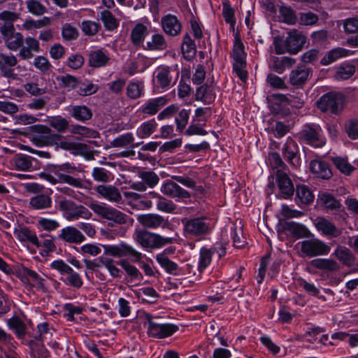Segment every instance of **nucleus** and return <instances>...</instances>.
<instances>
[{"instance_id": "obj_1", "label": "nucleus", "mask_w": 358, "mask_h": 358, "mask_svg": "<svg viewBox=\"0 0 358 358\" xmlns=\"http://www.w3.org/2000/svg\"><path fill=\"white\" fill-rule=\"evenodd\" d=\"M102 247L106 255L115 258L129 257L131 262L139 264L146 275H155V272L150 264L142 260L143 254L132 246L122 242L117 245H103Z\"/></svg>"}, {"instance_id": "obj_2", "label": "nucleus", "mask_w": 358, "mask_h": 358, "mask_svg": "<svg viewBox=\"0 0 358 358\" xmlns=\"http://www.w3.org/2000/svg\"><path fill=\"white\" fill-rule=\"evenodd\" d=\"M23 189L28 194H34L29 201L28 206L34 210H44L52 206V199L50 194L44 192V186L37 182H27L22 185Z\"/></svg>"}, {"instance_id": "obj_3", "label": "nucleus", "mask_w": 358, "mask_h": 358, "mask_svg": "<svg viewBox=\"0 0 358 358\" xmlns=\"http://www.w3.org/2000/svg\"><path fill=\"white\" fill-rule=\"evenodd\" d=\"M306 43V37L304 35L296 30H292L288 32L285 39L275 38L273 45L277 54H296L301 50Z\"/></svg>"}, {"instance_id": "obj_4", "label": "nucleus", "mask_w": 358, "mask_h": 358, "mask_svg": "<svg viewBox=\"0 0 358 358\" xmlns=\"http://www.w3.org/2000/svg\"><path fill=\"white\" fill-rule=\"evenodd\" d=\"M134 241L144 249H156L171 244L176 240L171 237L161 235L147 230H136L134 234Z\"/></svg>"}, {"instance_id": "obj_5", "label": "nucleus", "mask_w": 358, "mask_h": 358, "mask_svg": "<svg viewBox=\"0 0 358 358\" xmlns=\"http://www.w3.org/2000/svg\"><path fill=\"white\" fill-rule=\"evenodd\" d=\"M17 275L24 284L29 285L31 287H35L43 293L48 292L50 282L52 279L45 274L22 266L19 268Z\"/></svg>"}, {"instance_id": "obj_6", "label": "nucleus", "mask_w": 358, "mask_h": 358, "mask_svg": "<svg viewBox=\"0 0 358 358\" xmlns=\"http://www.w3.org/2000/svg\"><path fill=\"white\" fill-rule=\"evenodd\" d=\"M181 222L183 224V233L186 237L201 238L209 234L211 231L210 224L204 217L184 218Z\"/></svg>"}, {"instance_id": "obj_7", "label": "nucleus", "mask_w": 358, "mask_h": 358, "mask_svg": "<svg viewBox=\"0 0 358 358\" xmlns=\"http://www.w3.org/2000/svg\"><path fill=\"white\" fill-rule=\"evenodd\" d=\"M88 206L94 213L102 218L114 221L119 224L127 222L128 216L112 206L105 203H98L96 201L90 203Z\"/></svg>"}, {"instance_id": "obj_8", "label": "nucleus", "mask_w": 358, "mask_h": 358, "mask_svg": "<svg viewBox=\"0 0 358 358\" xmlns=\"http://www.w3.org/2000/svg\"><path fill=\"white\" fill-rule=\"evenodd\" d=\"M300 251L302 257H314L327 255L330 252V247L317 238H310L299 242Z\"/></svg>"}, {"instance_id": "obj_9", "label": "nucleus", "mask_w": 358, "mask_h": 358, "mask_svg": "<svg viewBox=\"0 0 358 358\" xmlns=\"http://www.w3.org/2000/svg\"><path fill=\"white\" fill-rule=\"evenodd\" d=\"M59 209L66 213L69 220H78L79 218L90 219L92 213L84 206L77 205L75 202L69 199L60 200L58 203Z\"/></svg>"}, {"instance_id": "obj_10", "label": "nucleus", "mask_w": 358, "mask_h": 358, "mask_svg": "<svg viewBox=\"0 0 358 358\" xmlns=\"http://www.w3.org/2000/svg\"><path fill=\"white\" fill-rule=\"evenodd\" d=\"M145 317L148 324L147 333L150 337L164 338L171 336L178 329V327L173 324H158L154 322L150 314L147 313Z\"/></svg>"}, {"instance_id": "obj_11", "label": "nucleus", "mask_w": 358, "mask_h": 358, "mask_svg": "<svg viewBox=\"0 0 358 358\" xmlns=\"http://www.w3.org/2000/svg\"><path fill=\"white\" fill-rule=\"evenodd\" d=\"M344 96L341 93L329 92L324 94L317 101V106L322 112L330 111L338 113L343 108Z\"/></svg>"}, {"instance_id": "obj_12", "label": "nucleus", "mask_w": 358, "mask_h": 358, "mask_svg": "<svg viewBox=\"0 0 358 358\" xmlns=\"http://www.w3.org/2000/svg\"><path fill=\"white\" fill-rule=\"evenodd\" d=\"M137 221L147 229H155L160 227L168 229H172V224L169 220L157 213L139 215L137 217Z\"/></svg>"}, {"instance_id": "obj_13", "label": "nucleus", "mask_w": 358, "mask_h": 358, "mask_svg": "<svg viewBox=\"0 0 358 358\" xmlns=\"http://www.w3.org/2000/svg\"><path fill=\"white\" fill-rule=\"evenodd\" d=\"M299 135L302 141L316 148L323 146L326 142L325 138L322 134V129L318 126L306 125Z\"/></svg>"}, {"instance_id": "obj_14", "label": "nucleus", "mask_w": 358, "mask_h": 358, "mask_svg": "<svg viewBox=\"0 0 358 358\" xmlns=\"http://www.w3.org/2000/svg\"><path fill=\"white\" fill-rule=\"evenodd\" d=\"M17 57L12 53L0 52V73L8 79L15 80L17 75L14 73V67L17 64Z\"/></svg>"}, {"instance_id": "obj_15", "label": "nucleus", "mask_w": 358, "mask_h": 358, "mask_svg": "<svg viewBox=\"0 0 358 358\" xmlns=\"http://www.w3.org/2000/svg\"><path fill=\"white\" fill-rule=\"evenodd\" d=\"M94 190L100 198L104 199L112 203H122V196L120 191L113 185H99L94 187Z\"/></svg>"}, {"instance_id": "obj_16", "label": "nucleus", "mask_w": 358, "mask_h": 358, "mask_svg": "<svg viewBox=\"0 0 358 358\" xmlns=\"http://www.w3.org/2000/svg\"><path fill=\"white\" fill-rule=\"evenodd\" d=\"M57 178L46 173H41L38 174L39 177L45 180L52 185L58 183H66L73 187L84 188V185L80 178H74L68 174L57 173Z\"/></svg>"}, {"instance_id": "obj_17", "label": "nucleus", "mask_w": 358, "mask_h": 358, "mask_svg": "<svg viewBox=\"0 0 358 358\" xmlns=\"http://www.w3.org/2000/svg\"><path fill=\"white\" fill-rule=\"evenodd\" d=\"M276 181L279 189L278 195L285 199L291 198L295 191L294 184L288 175L280 170L276 172Z\"/></svg>"}, {"instance_id": "obj_18", "label": "nucleus", "mask_w": 358, "mask_h": 358, "mask_svg": "<svg viewBox=\"0 0 358 358\" xmlns=\"http://www.w3.org/2000/svg\"><path fill=\"white\" fill-rule=\"evenodd\" d=\"M161 192L163 194L173 199H185L191 196L188 191L172 180L165 181L161 187Z\"/></svg>"}, {"instance_id": "obj_19", "label": "nucleus", "mask_w": 358, "mask_h": 358, "mask_svg": "<svg viewBox=\"0 0 358 358\" xmlns=\"http://www.w3.org/2000/svg\"><path fill=\"white\" fill-rule=\"evenodd\" d=\"M310 76V69L305 66H299L290 71L289 83L296 88L301 87L305 85Z\"/></svg>"}, {"instance_id": "obj_20", "label": "nucleus", "mask_w": 358, "mask_h": 358, "mask_svg": "<svg viewBox=\"0 0 358 358\" xmlns=\"http://www.w3.org/2000/svg\"><path fill=\"white\" fill-rule=\"evenodd\" d=\"M58 239L69 244H80L85 241V236L76 227L68 226L61 229Z\"/></svg>"}, {"instance_id": "obj_21", "label": "nucleus", "mask_w": 358, "mask_h": 358, "mask_svg": "<svg viewBox=\"0 0 358 358\" xmlns=\"http://www.w3.org/2000/svg\"><path fill=\"white\" fill-rule=\"evenodd\" d=\"M6 47L11 51L21 49L24 43L23 35L15 29L0 31Z\"/></svg>"}, {"instance_id": "obj_22", "label": "nucleus", "mask_w": 358, "mask_h": 358, "mask_svg": "<svg viewBox=\"0 0 358 358\" xmlns=\"http://www.w3.org/2000/svg\"><path fill=\"white\" fill-rule=\"evenodd\" d=\"M315 225L319 231L329 238H337L342 234L341 229L336 227L332 222L324 217H317L315 221Z\"/></svg>"}, {"instance_id": "obj_23", "label": "nucleus", "mask_w": 358, "mask_h": 358, "mask_svg": "<svg viewBox=\"0 0 358 358\" xmlns=\"http://www.w3.org/2000/svg\"><path fill=\"white\" fill-rule=\"evenodd\" d=\"M162 27L163 31L170 36H176L180 34L182 24L176 15L168 14L162 17Z\"/></svg>"}, {"instance_id": "obj_24", "label": "nucleus", "mask_w": 358, "mask_h": 358, "mask_svg": "<svg viewBox=\"0 0 358 358\" xmlns=\"http://www.w3.org/2000/svg\"><path fill=\"white\" fill-rule=\"evenodd\" d=\"M153 80L157 87L166 90L172 82L170 67L166 66H159L154 73Z\"/></svg>"}, {"instance_id": "obj_25", "label": "nucleus", "mask_w": 358, "mask_h": 358, "mask_svg": "<svg viewBox=\"0 0 358 358\" xmlns=\"http://www.w3.org/2000/svg\"><path fill=\"white\" fill-rule=\"evenodd\" d=\"M25 45H22L19 50L18 56L24 60H28L34 57V52H40V44L37 39L28 36L24 38Z\"/></svg>"}, {"instance_id": "obj_26", "label": "nucleus", "mask_w": 358, "mask_h": 358, "mask_svg": "<svg viewBox=\"0 0 358 358\" xmlns=\"http://www.w3.org/2000/svg\"><path fill=\"white\" fill-rule=\"evenodd\" d=\"M310 169L315 177L323 180H329L333 175L329 164L320 159L312 160Z\"/></svg>"}, {"instance_id": "obj_27", "label": "nucleus", "mask_w": 358, "mask_h": 358, "mask_svg": "<svg viewBox=\"0 0 358 358\" xmlns=\"http://www.w3.org/2000/svg\"><path fill=\"white\" fill-rule=\"evenodd\" d=\"M283 157L293 166H298L299 160L296 155L299 152V148L296 143L291 138H287L285 143L282 148Z\"/></svg>"}, {"instance_id": "obj_28", "label": "nucleus", "mask_w": 358, "mask_h": 358, "mask_svg": "<svg viewBox=\"0 0 358 358\" xmlns=\"http://www.w3.org/2000/svg\"><path fill=\"white\" fill-rule=\"evenodd\" d=\"M14 235L21 243H29L36 247L39 246V240L34 231L27 227H19L14 231Z\"/></svg>"}, {"instance_id": "obj_29", "label": "nucleus", "mask_w": 358, "mask_h": 358, "mask_svg": "<svg viewBox=\"0 0 358 358\" xmlns=\"http://www.w3.org/2000/svg\"><path fill=\"white\" fill-rule=\"evenodd\" d=\"M283 229L294 238L299 239L310 236L309 230L303 224L294 222H285L282 224Z\"/></svg>"}, {"instance_id": "obj_30", "label": "nucleus", "mask_w": 358, "mask_h": 358, "mask_svg": "<svg viewBox=\"0 0 358 358\" xmlns=\"http://www.w3.org/2000/svg\"><path fill=\"white\" fill-rule=\"evenodd\" d=\"M34 158L31 156L18 154L10 160L11 166L17 171H28L33 169Z\"/></svg>"}, {"instance_id": "obj_31", "label": "nucleus", "mask_w": 358, "mask_h": 358, "mask_svg": "<svg viewBox=\"0 0 358 358\" xmlns=\"http://www.w3.org/2000/svg\"><path fill=\"white\" fill-rule=\"evenodd\" d=\"M295 64V59L289 57H271L269 67L278 73H282L286 69L290 68Z\"/></svg>"}, {"instance_id": "obj_32", "label": "nucleus", "mask_w": 358, "mask_h": 358, "mask_svg": "<svg viewBox=\"0 0 358 358\" xmlns=\"http://www.w3.org/2000/svg\"><path fill=\"white\" fill-rule=\"evenodd\" d=\"M156 260L168 273L174 275L180 274L181 269L178 265L171 261L165 253L157 255Z\"/></svg>"}, {"instance_id": "obj_33", "label": "nucleus", "mask_w": 358, "mask_h": 358, "mask_svg": "<svg viewBox=\"0 0 358 358\" xmlns=\"http://www.w3.org/2000/svg\"><path fill=\"white\" fill-rule=\"evenodd\" d=\"M20 14L10 10H3L0 13V20L3 24L0 25V31L15 29L14 22L20 18Z\"/></svg>"}, {"instance_id": "obj_34", "label": "nucleus", "mask_w": 358, "mask_h": 358, "mask_svg": "<svg viewBox=\"0 0 358 358\" xmlns=\"http://www.w3.org/2000/svg\"><path fill=\"white\" fill-rule=\"evenodd\" d=\"M167 103L166 96H160L149 100L143 107L141 111L144 114L155 115Z\"/></svg>"}, {"instance_id": "obj_35", "label": "nucleus", "mask_w": 358, "mask_h": 358, "mask_svg": "<svg viewBox=\"0 0 358 358\" xmlns=\"http://www.w3.org/2000/svg\"><path fill=\"white\" fill-rule=\"evenodd\" d=\"M109 61V56L106 51L96 50L89 55V64L90 66L99 68L106 66Z\"/></svg>"}, {"instance_id": "obj_36", "label": "nucleus", "mask_w": 358, "mask_h": 358, "mask_svg": "<svg viewBox=\"0 0 358 358\" xmlns=\"http://www.w3.org/2000/svg\"><path fill=\"white\" fill-rule=\"evenodd\" d=\"M310 265L315 268L326 271H337L341 266L337 262L332 259H315L310 262Z\"/></svg>"}, {"instance_id": "obj_37", "label": "nucleus", "mask_w": 358, "mask_h": 358, "mask_svg": "<svg viewBox=\"0 0 358 358\" xmlns=\"http://www.w3.org/2000/svg\"><path fill=\"white\" fill-rule=\"evenodd\" d=\"M320 203L324 208L331 210H339L343 215H345V210L339 201L336 199L332 195L323 194L320 197Z\"/></svg>"}, {"instance_id": "obj_38", "label": "nucleus", "mask_w": 358, "mask_h": 358, "mask_svg": "<svg viewBox=\"0 0 358 358\" xmlns=\"http://www.w3.org/2000/svg\"><path fill=\"white\" fill-rule=\"evenodd\" d=\"M234 59V63L246 62V53L244 51V45L238 36L234 38L232 50L230 53Z\"/></svg>"}, {"instance_id": "obj_39", "label": "nucleus", "mask_w": 358, "mask_h": 358, "mask_svg": "<svg viewBox=\"0 0 358 358\" xmlns=\"http://www.w3.org/2000/svg\"><path fill=\"white\" fill-rule=\"evenodd\" d=\"M215 99V94L211 85H203L197 88L196 91V99L203 101L206 104L211 103Z\"/></svg>"}, {"instance_id": "obj_40", "label": "nucleus", "mask_w": 358, "mask_h": 358, "mask_svg": "<svg viewBox=\"0 0 358 358\" xmlns=\"http://www.w3.org/2000/svg\"><path fill=\"white\" fill-rule=\"evenodd\" d=\"M148 34V27L142 23H138L131 31V41L136 46H140Z\"/></svg>"}, {"instance_id": "obj_41", "label": "nucleus", "mask_w": 358, "mask_h": 358, "mask_svg": "<svg viewBox=\"0 0 358 358\" xmlns=\"http://www.w3.org/2000/svg\"><path fill=\"white\" fill-rule=\"evenodd\" d=\"M350 50L342 48H336L329 51L321 59L322 65H329L337 59L346 57L349 55Z\"/></svg>"}, {"instance_id": "obj_42", "label": "nucleus", "mask_w": 358, "mask_h": 358, "mask_svg": "<svg viewBox=\"0 0 358 358\" xmlns=\"http://www.w3.org/2000/svg\"><path fill=\"white\" fill-rule=\"evenodd\" d=\"M119 265L130 278L131 280L141 281L143 280V276L140 271L127 259H122L120 260Z\"/></svg>"}, {"instance_id": "obj_43", "label": "nucleus", "mask_w": 358, "mask_h": 358, "mask_svg": "<svg viewBox=\"0 0 358 358\" xmlns=\"http://www.w3.org/2000/svg\"><path fill=\"white\" fill-rule=\"evenodd\" d=\"M296 201L301 204H309L313 201L314 195L306 185H296Z\"/></svg>"}, {"instance_id": "obj_44", "label": "nucleus", "mask_w": 358, "mask_h": 358, "mask_svg": "<svg viewBox=\"0 0 358 358\" xmlns=\"http://www.w3.org/2000/svg\"><path fill=\"white\" fill-rule=\"evenodd\" d=\"M92 177L97 182L107 184L114 179L113 173L103 167H94L92 171Z\"/></svg>"}, {"instance_id": "obj_45", "label": "nucleus", "mask_w": 358, "mask_h": 358, "mask_svg": "<svg viewBox=\"0 0 358 358\" xmlns=\"http://www.w3.org/2000/svg\"><path fill=\"white\" fill-rule=\"evenodd\" d=\"M70 115L78 121L85 122L92 118V112L86 106H74L70 110Z\"/></svg>"}, {"instance_id": "obj_46", "label": "nucleus", "mask_w": 358, "mask_h": 358, "mask_svg": "<svg viewBox=\"0 0 358 358\" xmlns=\"http://www.w3.org/2000/svg\"><path fill=\"white\" fill-rule=\"evenodd\" d=\"M334 255L343 264L351 266L355 262V257L351 251L345 247L337 248Z\"/></svg>"}, {"instance_id": "obj_47", "label": "nucleus", "mask_w": 358, "mask_h": 358, "mask_svg": "<svg viewBox=\"0 0 358 358\" xmlns=\"http://www.w3.org/2000/svg\"><path fill=\"white\" fill-rule=\"evenodd\" d=\"M355 72V66L351 64L343 63L336 69L334 78L338 80H348Z\"/></svg>"}, {"instance_id": "obj_48", "label": "nucleus", "mask_w": 358, "mask_h": 358, "mask_svg": "<svg viewBox=\"0 0 358 358\" xmlns=\"http://www.w3.org/2000/svg\"><path fill=\"white\" fill-rule=\"evenodd\" d=\"M181 49L185 58L188 60L193 58L196 55V45L188 34H186L183 37Z\"/></svg>"}, {"instance_id": "obj_49", "label": "nucleus", "mask_w": 358, "mask_h": 358, "mask_svg": "<svg viewBox=\"0 0 358 358\" xmlns=\"http://www.w3.org/2000/svg\"><path fill=\"white\" fill-rule=\"evenodd\" d=\"M157 126V124L154 119L145 121L137 128L136 135L140 138H148L154 133Z\"/></svg>"}, {"instance_id": "obj_50", "label": "nucleus", "mask_w": 358, "mask_h": 358, "mask_svg": "<svg viewBox=\"0 0 358 358\" xmlns=\"http://www.w3.org/2000/svg\"><path fill=\"white\" fill-rule=\"evenodd\" d=\"M8 327L13 330L17 337L23 338L26 334L27 326L19 317H13L6 321Z\"/></svg>"}, {"instance_id": "obj_51", "label": "nucleus", "mask_w": 358, "mask_h": 358, "mask_svg": "<svg viewBox=\"0 0 358 358\" xmlns=\"http://www.w3.org/2000/svg\"><path fill=\"white\" fill-rule=\"evenodd\" d=\"M59 134H53L50 135H34L31 141L37 146H55Z\"/></svg>"}, {"instance_id": "obj_52", "label": "nucleus", "mask_w": 358, "mask_h": 358, "mask_svg": "<svg viewBox=\"0 0 358 358\" xmlns=\"http://www.w3.org/2000/svg\"><path fill=\"white\" fill-rule=\"evenodd\" d=\"M62 136L59 134V138L57 141V144L55 145L65 150H72L76 152L81 153L87 148V145L80 143H74L66 141H62Z\"/></svg>"}, {"instance_id": "obj_53", "label": "nucleus", "mask_w": 358, "mask_h": 358, "mask_svg": "<svg viewBox=\"0 0 358 358\" xmlns=\"http://www.w3.org/2000/svg\"><path fill=\"white\" fill-rule=\"evenodd\" d=\"M103 255L104 256L99 257V262L102 266H104L113 278H120L122 271L114 264L113 259L110 258L109 255H106L104 253Z\"/></svg>"}, {"instance_id": "obj_54", "label": "nucleus", "mask_w": 358, "mask_h": 358, "mask_svg": "<svg viewBox=\"0 0 358 358\" xmlns=\"http://www.w3.org/2000/svg\"><path fill=\"white\" fill-rule=\"evenodd\" d=\"M100 19L103 22L105 28L108 31H113L119 26L118 20L108 10H104L100 13Z\"/></svg>"}, {"instance_id": "obj_55", "label": "nucleus", "mask_w": 358, "mask_h": 358, "mask_svg": "<svg viewBox=\"0 0 358 358\" xmlns=\"http://www.w3.org/2000/svg\"><path fill=\"white\" fill-rule=\"evenodd\" d=\"M51 20L48 17H43L40 20L27 19L22 24V28L30 31L34 29H42L50 24Z\"/></svg>"}, {"instance_id": "obj_56", "label": "nucleus", "mask_w": 358, "mask_h": 358, "mask_svg": "<svg viewBox=\"0 0 358 358\" xmlns=\"http://www.w3.org/2000/svg\"><path fill=\"white\" fill-rule=\"evenodd\" d=\"M212 250L206 247H202L200 250L198 270L199 272L204 271L212 262Z\"/></svg>"}, {"instance_id": "obj_57", "label": "nucleus", "mask_w": 358, "mask_h": 358, "mask_svg": "<svg viewBox=\"0 0 358 358\" xmlns=\"http://www.w3.org/2000/svg\"><path fill=\"white\" fill-rule=\"evenodd\" d=\"M167 48L166 41L163 35L155 34L151 41L146 43V48L150 50H163Z\"/></svg>"}, {"instance_id": "obj_58", "label": "nucleus", "mask_w": 358, "mask_h": 358, "mask_svg": "<svg viewBox=\"0 0 358 358\" xmlns=\"http://www.w3.org/2000/svg\"><path fill=\"white\" fill-rule=\"evenodd\" d=\"M27 345H29L34 357H38V358H44L46 357L47 350L40 338L31 340L27 342Z\"/></svg>"}, {"instance_id": "obj_59", "label": "nucleus", "mask_w": 358, "mask_h": 358, "mask_svg": "<svg viewBox=\"0 0 358 358\" xmlns=\"http://www.w3.org/2000/svg\"><path fill=\"white\" fill-rule=\"evenodd\" d=\"M28 12L41 16L47 12L46 7L39 0H27L25 2Z\"/></svg>"}, {"instance_id": "obj_60", "label": "nucleus", "mask_w": 358, "mask_h": 358, "mask_svg": "<svg viewBox=\"0 0 358 358\" xmlns=\"http://www.w3.org/2000/svg\"><path fill=\"white\" fill-rule=\"evenodd\" d=\"M134 141V136L131 133H126L115 138L111 143V147L113 148H128L130 147Z\"/></svg>"}, {"instance_id": "obj_61", "label": "nucleus", "mask_w": 358, "mask_h": 358, "mask_svg": "<svg viewBox=\"0 0 358 358\" xmlns=\"http://www.w3.org/2000/svg\"><path fill=\"white\" fill-rule=\"evenodd\" d=\"M98 90L99 87L90 81H79L76 92L79 95L89 96L96 93Z\"/></svg>"}, {"instance_id": "obj_62", "label": "nucleus", "mask_w": 358, "mask_h": 358, "mask_svg": "<svg viewBox=\"0 0 358 358\" xmlns=\"http://www.w3.org/2000/svg\"><path fill=\"white\" fill-rule=\"evenodd\" d=\"M140 178L145 182L147 187L153 188L159 182V178L153 171H142L139 173Z\"/></svg>"}, {"instance_id": "obj_63", "label": "nucleus", "mask_w": 358, "mask_h": 358, "mask_svg": "<svg viewBox=\"0 0 358 358\" xmlns=\"http://www.w3.org/2000/svg\"><path fill=\"white\" fill-rule=\"evenodd\" d=\"M71 133L80 135L84 138H96L99 136V132L96 130L80 125L73 126L71 129Z\"/></svg>"}, {"instance_id": "obj_64", "label": "nucleus", "mask_w": 358, "mask_h": 358, "mask_svg": "<svg viewBox=\"0 0 358 358\" xmlns=\"http://www.w3.org/2000/svg\"><path fill=\"white\" fill-rule=\"evenodd\" d=\"M332 162L341 172L346 175H350L355 170V168L348 162L346 159L336 157L332 158Z\"/></svg>"}]
</instances>
